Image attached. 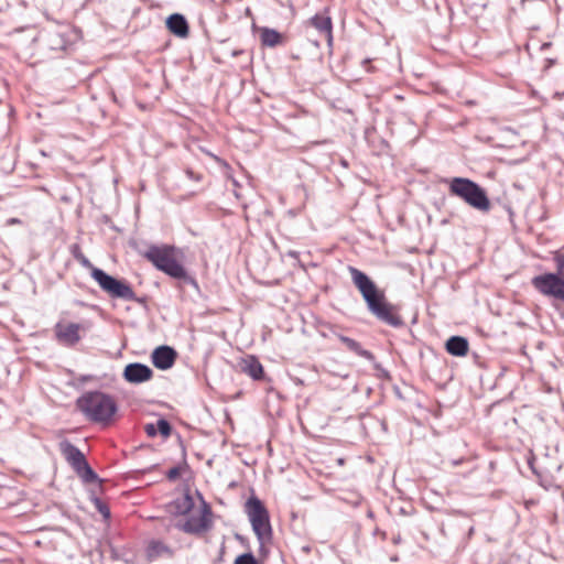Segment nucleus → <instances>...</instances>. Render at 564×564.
Here are the masks:
<instances>
[{"mask_svg": "<svg viewBox=\"0 0 564 564\" xmlns=\"http://www.w3.org/2000/svg\"><path fill=\"white\" fill-rule=\"evenodd\" d=\"M354 285L360 292L368 310L381 322L398 327L403 324L399 308L387 300L382 290L362 271L348 267Z\"/></svg>", "mask_w": 564, "mask_h": 564, "instance_id": "1", "label": "nucleus"}, {"mask_svg": "<svg viewBox=\"0 0 564 564\" xmlns=\"http://www.w3.org/2000/svg\"><path fill=\"white\" fill-rule=\"evenodd\" d=\"M76 408L90 422L109 425L115 422L118 404L116 399L101 391H89L76 401Z\"/></svg>", "mask_w": 564, "mask_h": 564, "instance_id": "2", "label": "nucleus"}, {"mask_svg": "<svg viewBox=\"0 0 564 564\" xmlns=\"http://www.w3.org/2000/svg\"><path fill=\"white\" fill-rule=\"evenodd\" d=\"M143 258L171 278L183 280L187 276L186 269L183 265L184 253L175 246H150L143 252Z\"/></svg>", "mask_w": 564, "mask_h": 564, "instance_id": "3", "label": "nucleus"}, {"mask_svg": "<svg viewBox=\"0 0 564 564\" xmlns=\"http://www.w3.org/2000/svg\"><path fill=\"white\" fill-rule=\"evenodd\" d=\"M449 194L463 199L473 208L487 213L491 208L486 191L477 183L465 177H454L449 181Z\"/></svg>", "mask_w": 564, "mask_h": 564, "instance_id": "4", "label": "nucleus"}, {"mask_svg": "<svg viewBox=\"0 0 564 564\" xmlns=\"http://www.w3.org/2000/svg\"><path fill=\"white\" fill-rule=\"evenodd\" d=\"M554 262L556 273L547 272L535 275L532 278L531 284L540 294L564 302V253H556Z\"/></svg>", "mask_w": 564, "mask_h": 564, "instance_id": "5", "label": "nucleus"}, {"mask_svg": "<svg viewBox=\"0 0 564 564\" xmlns=\"http://www.w3.org/2000/svg\"><path fill=\"white\" fill-rule=\"evenodd\" d=\"M245 511L261 544L270 540L272 535L270 517L262 501L256 496H251L245 505Z\"/></svg>", "mask_w": 564, "mask_h": 564, "instance_id": "6", "label": "nucleus"}, {"mask_svg": "<svg viewBox=\"0 0 564 564\" xmlns=\"http://www.w3.org/2000/svg\"><path fill=\"white\" fill-rule=\"evenodd\" d=\"M212 525V509L204 500H202L183 520L176 523V527L181 531L193 535L206 533L210 530Z\"/></svg>", "mask_w": 564, "mask_h": 564, "instance_id": "7", "label": "nucleus"}, {"mask_svg": "<svg viewBox=\"0 0 564 564\" xmlns=\"http://www.w3.org/2000/svg\"><path fill=\"white\" fill-rule=\"evenodd\" d=\"M58 449L66 462L85 482H94L97 479V475L88 465L85 455L69 441L63 440L59 442Z\"/></svg>", "mask_w": 564, "mask_h": 564, "instance_id": "8", "label": "nucleus"}, {"mask_svg": "<svg viewBox=\"0 0 564 564\" xmlns=\"http://www.w3.org/2000/svg\"><path fill=\"white\" fill-rule=\"evenodd\" d=\"M93 279L98 283L100 289L111 297L132 301L135 296L129 283L115 279L101 269H94Z\"/></svg>", "mask_w": 564, "mask_h": 564, "instance_id": "9", "label": "nucleus"}, {"mask_svg": "<svg viewBox=\"0 0 564 564\" xmlns=\"http://www.w3.org/2000/svg\"><path fill=\"white\" fill-rule=\"evenodd\" d=\"M88 325L85 323H73L69 321H59L54 326V335L58 343L64 346H75L82 339V332H85Z\"/></svg>", "mask_w": 564, "mask_h": 564, "instance_id": "10", "label": "nucleus"}, {"mask_svg": "<svg viewBox=\"0 0 564 564\" xmlns=\"http://www.w3.org/2000/svg\"><path fill=\"white\" fill-rule=\"evenodd\" d=\"M153 371L150 367L143 364L133 362L126 366L123 370V378L129 383L139 384L151 380Z\"/></svg>", "mask_w": 564, "mask_h": 564, "instance_id": "11", "label": "nucleus"}, {"mask_svg": "<svg viewBox=\"0 0 564 564\" xmlns=\"http://www.w3.org/2000/svg\"><path fill=\"white\" fill-rule=\"evenodd\" d=\"M177 352L170 346H160L151 355V361L158 369L166 370L173 367Z\"/></svg>", "mask_w": 564, "mask_h": 564, "instance_id": "12", "label": "nucleus"}, {"mask_svg": "<svg viewBox=\"0 0 564 564\" xmlns=\"http://www.w3.org/2000/svg\"><path fill=\"white\" fill-rule=\"evenodd\" d=\"M239 370L249 376L253 380H262L264 378V369L259 359L254 355H247L238 360Z\"/></svg>", "mask_w": 564, "mask_h": 564, "instance_id": "13", "label": "nucleus"}, {"mask_svg": "<svg viewBox=\"0 0 564 564\" xmlns=\"http://www.w3.org/2000/svg\"><path fill=\"white\" fill-rule=\"evenodd\" d=\"M310 24L315 28L326 40L328 46L333 44V22L329 15L322 13L315 14L310 19Z\"/></svg>", "mask_w": 564, "mask_h": 564, "instance_id": "14", "label": "nucleus"}, {"mask_svg": "<svg viewBox=\"0 0 564 564\" xmlns=\"http://www.w3.org/2000/svg\"><path fill=\"white\" fill-rule=\"evenodd\" d=\"M145 555L149 561H155L161 557H172L173 549L161 540H151L145 549Z\"/></svg>", "mask_w": 564, "mask_h": 564, "instance_id": "15", "label": "nucleus"}, {"mask_svg": "<svg viewBox=\"0 0 564 564\" xmlns=\"http://www.w3.org/2000/svg\"><path fill=\"white\" fill-rule=\"evenodd\" d=\"M166 26L171 33L178 37H187L189 28L186 19L178 13L170 15L166 20Z\"/></svg>", "mask_w": 564, "mask_h": 564, "instance_id": "16", "label": "nucleus"}, {"mask_svg": "<svg viewBox=\"0 0 564 564\" xmlns=\"http://www.w3.org/2000/svg\"><path fill=\"white\" fill-rule=\"evenodd\" d=\"M446 351L456 357H465L468 354V340L460 336H452L445 344Z\"/></svg>", "mask_w": 564, "mask_h": 564, "instance_id": "17", "label": "nucleus"}, {"mask_svg": "<svg viewBox=\"0 0 564 564\" xmlns=\"http://www.w3.org/2000/svg\"><path fill=\"white\" fill-rule=\"evenodd\" d=\"M260 40L263 46L275 47L282 45L285 42L283 34L274 29L262 28L260 30Z\"/></svg>", "mask_w": 564, "mask_h": 564, "instance_id": "18", "label": "nucleus"}, {"mask_svg": "<svg viewBox=\"0 0 564 564\" xmlns=\"http://www.w3.org/2000/svg\"><path fill=\"white\" fill-rule=\"evenodd\" d=\"M196 507L194 499L191 495L185 494L181 498H177L171 505V511L175 514L186 517Z\"/></svg>", "mask_w": 564, "mask_h": 564, "instance_id": "19", "label": "nucleus"}, {"mask_svg": "<svg viewBox=\"0 0 564 564\" xmlns=\"http://www.w3.org/2000/svg\"><path fill=\"white\" fill-rule=\"evenodd\" d=\"M339 340L351 351H354L355 354H357L358 356L360 357H364L366 359H369V360H372L373 359V355L372 352H370L369 350H366L361 347V345L352 339V338H349V337H346V336H340L339 337Z\"/></svg>", "mask_w": 564, "mask_h": 564, "instance_id": "20", "label": "nucleus"}, {"mask_svg": "<svg viewBox=\"0 0 564 564\" xmlns=\"http://www.w3.org/2000/svg\"><path fill=\"white\" fill-rule=\"evenodd\" d=\"M156 426V433H160L163 437H169L171 435V432H172V427H171V424L164 420V419H161L156 422L155 424Z\"/></svg>", "mask_w": 564, "mask_h": 564, "instance_id": "21", "label": "nucleus"}, {"mask_svg": "<svg viewBox=\"0 0 564 564\" xmlns=\"http://www.w3.org/2000/svg\"><path fill=\"white\" fill-rule=\"evenodd\" d=\"M234 564H260L252 553H245L236 557Z\"/></svg>", "mask_w": 564, "mask_h": 564, "instance_id": "22", "label": "nucleus"}, {"mask_svg": "<svg viewBox=\"0 0 564 564\" xmlns=\"http://www.w3.org/2000/svg\"><path fill=\"white\" fill-rule=\"evenodd\" d=\"M94 503H95L96 509L104 517V519L108 520L110 518V509L107 506V503L101 501L100 499H95Z\"/></svg>", "mask_w": 564, "mask_h": 564, "instance_id": "23", "label": "nucleus"}, {"mask_svg": "<svg viewBox=\"0 0 564 564\" xmlns=\"http://www.w3.org/2000/svg\"><path fill=\"white\" fill-rule=\"evenodd\" d=\"M75 258L77 259V261L85 268L89 269L90 270V275L93 276V272H94V269H97L96 267H94V264L83 254V253H78L75 256Z\"/></svg>", "mask_w": 564, "mask_h": 564, "instance_id": "24", "label": "nucleus"}, {"mask_svg": "<svg viewBox=\"0 0 564 564\" xmlns=\"http://www.w3.org/2000/svg\"><path fill=\"white\" fill-rule=\"evenodd\" d=\"M144 431L148 434V436L153 437L156 435V426L154 424H147L144 426Z\"/></svg>", "mask_w": 564, "mask_h": 564, "instance_id": "25", "label": "nucleus"}, {"mask_svg": "<svg viewBox=\"0 0 564 564\" xmlns=\"http://www.w3.org/2000/svg\"><path fill=\"white\" fill-rule=\"evenodd\" d=\"M180 476V469L178 468H171L167 473V478L170 480H174Z\"/></svg>", "mask_w": 564, "mask_h": 564, "instance_id": "26", "label": "nucleus"}, {"mask_svg": "<svg viewBox=\"0 0 564 564\" xmlns=\"http://www.w3.org/2000/svg\"><path fill=\"white\" fill-rule=\"evenodd\" d=\"M22 221L19 218H10L7 220V225L13 226V225H21Z\"/></svg>", "mask_w": 564, "mask_h": 564, "instance_id": "27", "label": "nucleus"}, {"mask_svg": "<svg viewBox=\"0 0 564 564\" xmlns=\"http://www.w3.org/2000/svg\"><path fill=\"white\" fill-rule=\"evenodd\" d=\"M463 462H464V459H463V458H462V459H458V460H454V462H453V465H454V466H457V465L462 464Z\"/></svg>", "mask_w": 564, "mask_h": 564, "instance_id": "28", "label": "nucleus"}]
</instances>
